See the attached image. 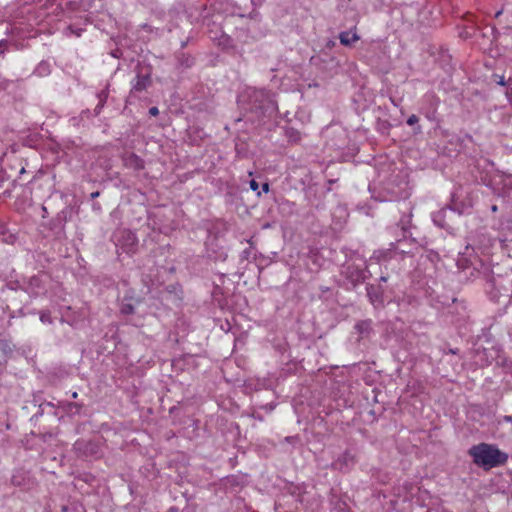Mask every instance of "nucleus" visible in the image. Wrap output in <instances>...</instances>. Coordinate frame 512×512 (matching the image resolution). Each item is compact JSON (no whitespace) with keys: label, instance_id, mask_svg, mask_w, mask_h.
Listing matches in <instances>:
<instances>
[{"label":"nucleus","instance_id":"nucleus-18","mask_svg":"<svg viewBox=\"0 0 512 512\" xmlns=\"http://www.w3.org/2000/svg\"><path fill=\"white\" fill-rule=\"evenodd\" d=\"M267 96V92L264 90H255L251 97L258 99V98H264Z\"/></svg>","mask_w":512,"mask_h":512},{"label":"nucleus","instance_id":"nucleus-30","mask_svg":"<svg viewBox=\"0 0 512 512\" xmlns=\"http://www.w3.org/2000/svg\"><path fill=\"white\" fill-rule=\"evenodd\" d=\"M98 196H99V192L98 191L91 193V198L92 199H94V198H96Z\"/></svg>","mask_w":512,"mask_h":512},{"label":"nucleus","instance_id":"nucleus-38","mask_svg":"<svg viewBox=\"0 0 512 512\" xmlns=\"http://www.w3.org/2000/svg\"><path fill=\"white\" fill-rule=\"evenodd\" d=\"M168 512H177L175 509H170Z\"/></svg>","mask_w":512,"mask_h":512},{"label":"nucleus","instance_id":"nucleus-21","mask_svg":"<svg viewBox=\"0 0 512 512\" xmlns=\"http://www.w3.org/2000/svg\"><path fill=\"white\" fill-rule=\"evenodd\" d=\"M251 190L257 192V195L260 196L261 192L258 191L259 184L256 180L252 179L249 183Z\"/></svg>","mask_w":512,"mask_h":512},{"label":"nucleus","instance_id":"nucleus-19","mask_svg":"<svg viewBox=\"0 0 512 512\" xmlns=\"http://www.w3.org/2000/svg\"><path fill=\"white\" fill-rule=\"evenodd\" d=\"M98 97H99V104H98L97 108H101L104 105V102L107 98V94L104 91H102L98 94Z\"/></svg>","mask_w":512,"mask_h":512},{"label":"nucleus","instance_id":"nucleus-25","mask_svg":"<svg viewBox=\"0 0 512 512\" xmlns=\"http://www.w3.org/2000/svg\"><path fill=\"white\" fill-rule=\"evenodd\" d=\"M263 192L267 193L269 191V183L265 182L262 184Z\"/></svg>","mask_w":512,"mask_h":512},{"label":"nucleus","instance_id":"nucleus-16","mask_svg":"<svg viewBox=\"0 0 512 512\" xmlns=\"http://www.w3.org/2000/svg\"><path fill=\"white\" fill-rule=\"evenodd\" d=\"M40 320L42 323H52V317L49 312H42L40 314Z\"/></svg>","mask_w":512,"mask_h":512},{"label":"nucleus","instance_id":"nucleus-17","mask_svg":"<svg viewBox=\"0 0 512 512\" xmlns=\"http://www.w3.org/2000/svg\"><path fill=\"white\" fill-rule=\"evenodd\" d=\"M67 29L70 31L71 34H73L77 37H80L83 32V29L75 28L73 25H70Z\"/></svg>","mask_w":512,"mask_h":512},{"label":"nucleus","instance_id":"nucleus-23","mask_svg":"<svg viewBox=\"0 0 512 512\" xmlns=\"http://www.w3.org/2000/svg\"><path fill=\"white\" fill-rule=\"evenodd\" d=\"M149 114H150L151 116H157V115L159 114V110H158V108H157V107H155V106H154V107H151V108L149 109Z\"/></svg>","mask_w":512,"mask_h":512},{"label":"nucleus","instance_id":"nucleus-11","mask_svg":"<svg viewBox=\"0 0 512 512\" xmlns=\"http://www.w3.org/2000/svg\"><path fill=\"white\" fill-rule=\"evenodd\" d=\"M424 99L430 104L431 112L426 114L428 119H432L436 113V109L439 103V98L435 95V93H427L424 96Z\"/></svg>","mask_w":512,"mask_h":512},{"label":"nucleus","instance_id":"nucleus-27","mask_svg":"<svg viewBox=\"0 0 512 512\" xmlns=\"http://www.w3.org/2000/svg\"><path fill=\"white\" fill-rule=\"evenodd\" d=\"M473 17H474V16H473V14H471V13H467V14L465 15V19H466L467 21H471V22H472V21H473V19H472Z\"/></svg>","mask_w":512,"mask_h":512},{"label":"nucleus","instance_id":"nucleus-12","mask_svg":"<svg viewBox=\"0 0 512 512\" xmlns=\"http://www.w3.org/2000/svg\"><path fill=\"white\" fill-rule=\"evenodd\" d=\"M285 136L288 142L292 144H298L302 139L301 133L293 127L286 128Z\"/></svg>","mask_w":512,"mask_h":512},{"label":"nucleus","instance_id":"nucleus-14","mask_svg":"<svg viewBox=\"0 0 512 512\" xmlns=\"http://www.w3.org/2000/svg\"><path fill=\"white\" fill-rule=\"evenodd\" d=\"M445 213H446V210L441 209L433 214V222L441 228H444L446 226Z\"/></svg>","mask_w":512,"mask_h":512},{"label":"nucleus","instance_id":"nucleus-34","mask_svg":"<svg viewBox=\"0 0 512 512\" xmlns=\"http://www.w3.org/2000/svg\"><path fill=\"white\" fill-rule=\"evenodd\" d=\"M380 280H381V281H383V282H386V281H387V277L382 276V277L380 278Z\"/></svg>","mask_w":512,"mask_h":512},{"label":"nucleus","instance_id":"nucleus-28","mask_svg":"<svg viewBox=\"0 0 512 512\" xmlns=\"http://www.w3.org/2000/svg\"><path fill=\"white\" fill-rule=\"evenodd\" d=\"M328 48H333L335 46V42L333 40H329L326 45Z\"/></svg>","mask_w":512,"mask_h":512},{"label":"nucleus","instance_id":"nucleus-15","mask_svg":"<svg viewBox=\"0 0 512 512\" xmlns=\"http://www.w3.org/2000/svg\"><path fill=\"white\" fill-rule=\"evenodd\" d=\"M135 312L133 304L123 301L120 306V313L124 316L132 315Z\"/></svg>","mask_w":512,"mask_h":512},{"label":"nucleus","instance_id":"nucleus-22","mask_svg":"<svg viewBox=\"0 0 512 512\" xmlns=\"http://www.w3.org/2000/svg\"><path fill=\"white\" fill-rule=\"evenodd\" d=\"M8 42L6 40L0 41V54H3L5 49L7 48Z\"/></svg>","mask_w":512,"mask_h":512},{"label":"nucleus","instance_id":"nucleus-6","mask_svg":"<svg viewBox=\"0 0 512 512\" xmlns=\"http://www.w3.org/2000/svg\"><path fill=\"white\" fill-rule=\"evenodd\" d=\"M356 463L355 456L348 450H346L334 463L333 468L338 469L342 472L349 471L352 466Z\"/></svg>","mask_w":512,"mask_h":512},{"label":"nucleus","instance_id":"nucleus-2","mask_svg":"<svg viewBox=\"0 0 512 512\" xmlns=\"http://www.w3.org/2000/svg\"><path fill=\"white\" fill-rule=\"evenodd\" d=\"M151 75L152 72L149 66H138L131 93H139L150 87L152 85Z\"/></svg>","mask_w":512,"mask_h":512},{"label":"nucleus","instance_id":"nucleus-4","mask_svg":"<svg viewBox=\"0 0 512 512\" xmlns=\"http://www.w3.org/2000/svg\"><path fill=\"white\" fill-rule=\"evenodd\" d=\"M118 242L124 252L131 253L136 250L138 240L135 233L124 229L120 232V238L118 239Z\"/></svg>","mask_w":512,"mask_h":512},{"label":"nucleus","instance_id":"nucleus-26","mask_svg":"<svg viewBox=\"0 0 512 512\" xmlns=\"http://www.w3.org/2000/svg\"><path fill=\"white\" fill-rule=\"evenodd\" d=\"M251 2L254 6H259L262 4L263 0H251Z\"/></svg>","mask_w":512,"mask_h":512},{"label":"nucleus","instance_id":"nucleus-5","mask_svg":"<svg viewBox=\"0 0 512 512\" xmlns=\"http://www.w3.org/2000/svg\"><path fill=\"white\" fill-rule=\"evenodd\" d=\"M123 165L134 171H141L145 168L144 160L132 152H126L122 155Z\"/></svg>","mask_w":512,"mask_h":512},{"label":"nucleus","instance_id":"nucleus-33","mask_svg":"<svg viewBox=\"0 0 512 512\" xmlns=\"http://www.w3.org/2000/svg\"><path fill=\"white\" fill-rule=\"evenodd\" d=\"M508 97H509V100H510V102L512 104V90L508 93Z\"/></svg>","mask_w":512,"mask_h":512},{"label":"nucleus","instance_id":"nucleus-31","mask_svg":"<svg viewBox=\"0 0 512 512\" xmlns=\"http://www.w3.org/2000/svg\"><path fill=\"white\" fill-rule=\"evenodd\" d=\"M469 250H470V247H469V246H467V247L465 248V252H464L463 254H464V255H470V254H469V252H468Z\"/></svg>","mask_w":512,"mask_h":512},{"label":"nucleus","instance_id":"nucleus-29","mask_svg":"<svg viewBox=\"0 0 512 512\" xmlns=\"http://www.w3.org/2000/svg\"><path fill=\"white\" fill-rule=\"evenodd\" d=\"M503 420L506 421V422H512V416L506 415V416L503 417Z\"/></svg>","mask_w":512,"mask_h":512},{"label":"nucleus","instance_id":"nucleus-36","mask_svg":"<svg viewBox=\"0 0 512 512\" xmlns=\"http://www.w3.org/2000/svg\"><path fill=\"white\" fill-rule=\"evenodd\" d=\"M32 281H38V279H37L36 277H32V278H31V282H32Z\"/></svg>","mask_w":512,"mask_h":512},{"label":"nucleus","instance_id":"nucleus-20","mask_svg":"<svg viewBox=\"0 0 512 512\" xmlns=\"http://www.w3.org/2000/svg\"><path fill=\"white\" fill-rule=\"evenodd\" d=\"M418 121H419L418 116H417V115H415V114H412V115H411V116H409V118L407 119V124H408L409 126H413V125L417 124V123H418Z\"/></svg>","mask_w":512,"mask_h":512},{"label":"nucleus","instance_id":"nucleus-32","mask_svg":"<svg viewBox=\"0 0 512 512\" xmlns=\"http://www.w3.org/2000/svg\"><path fill=\"white\" fill-rule=\"evenodd\" d=\"M71 396L73 399H76L78 397V393L74 391Z\"/></svg>","mask_w":512,"mask_h":512},{"label":"nucleus","instance_id":"nucleus-9","mask_svg":"<svg viewBox=\"0 0 512 512\" xmlns=\"http://www.w3.org/2000/svg\"><path fill=\"white\" fill-rule=\"evenodd\" d=\"M472 174H473L476 182L483 184L485 186H488V187H490L492 185L491 174L486 170H482L480 168L479 164L475 165L474 170L472 171Z\"/></svg>","mask_w":512,"mask_h":512},{"label":"nucleus","instance_id":"nucleus-24","mask_svg":"<svg viewBox=\"0 0 512 512\" xmlns=\"http://www.w3.org/2000/svg\"><path fill=\"white\" fill-rule=\"evenodd\" d=\"M70 408H76L77 410H80L82 408L81 404L78 403H69Z\"/></svg>","mask_w":512,"mask_h":512},{"label":"nucleus","instance_id":"nucleus-1","mask_svg":"<svg viewBox=\"0 0 512 512\" xmlns=\"http://www.w3.org/2000/svg\"><path fill=\"white\" fill-rule=\"evenodd\" d=\"M469 455L476 465L485 469L501 466L508 460L506 453L499 450L495 445L487 443L472 446L469 449Z\"/></svg>","mask_w":512,"mask_h":512},{"label":"nucleus","instance_id":"nucleus-3","mask_svg":"<svg viewBox=\"0 0 512 512\" xmlns=\"http://www.w3.org/2000/svg\"><path fill=\"white\" fill-rule=\"evenodd\" d=\"M74 450L77 456L83 459L97 458L100 454V447L97 443L84 439L75 442Z\"/></svg>","mask_w":512,"mask_h":512},{"label":"nucleus","instance_id":"nucleus-10","mask_svg":"<svg viewBox=\"0 0 512 512\" xmlns=\"http://www.w3.org/2000/svg\"><path fill=\"white\" fill-rule=\"evenodd\" d=\"M355 329H356L357 333L359 334L360 338L368 337L371 334V332L373 331L372 320L365 319V320L358 321L355 324Z\"/></svg>","mask_w":512,"mask_h":512},{"label":"nucleus","instance_id":"nucleus-37","mask_svg":"<svg viewBox=\"0 0 512 512\" xmlns=\"http://www.w3.org/2000/svg\"><path fill=\"white\" fill-rule=\"evenodd\" d=\"M492 210H493V211H496V210H497V206H495V205H494V206L492 207Z\"/></svg>","mask_w":512,"mask_h":512},{"label":"nucleus","instance_id":"nucleus-7","mask_svg":"<svg viewBox=\"0 0 512 512\" xmlns=\"http://www.w3.org/2000/svg\"><path fill=\"white\" fill-rule=\"evenodd\" d=\"M366 291L369 301L374 307H379L384 304V292L380 286H375L373 284L367 285Z\"/></svg>","mask_w":512,"mask_h":512},{"label":"nucleus","instance_id":"nucleus-13","mask_svg":"<svg viewBox=\"0 0 512 512\" xmlns=\"http://www.w3.org/2000/svg\"><path fill=\"white\" fill-rule=\"evenodd\" d=\"M392 248L386 250H377L374 252L373 257L377 261L391 259L393 257V250L395 249V244L391 243Z\"/></svg>","mask_w":512,"mask_h":512},{"label":"nucleus","instance_id":"nucleus-35","mask_svg":"<svg viewBox=\"0 0 512 512\" xmlns=\"http://www.w3.org/2000/svg\"><path fill=\"white\" fill-rule=\"evenodd\" d=\"M501 13H502V11H498V12L495 14V17H496V18H497V17H499Z\"/></svg>","mask_w":512,"mask_h":512},{"label":"nucleus","instance_id":"nucleus-8","mask_svg":"<svg viewBox=\"0 0 512 512\" xmlns=\"http://www.w3.org/2000/svg\"><path fill=\"white\" fill-rule=\"evenodd\" d=\"M359 39L360 36L356 32V27L348 31H342L339 34L340 43L345 47H352Z\"/></svg>","mask_w":512,"mask_h":512}]
</instances>
